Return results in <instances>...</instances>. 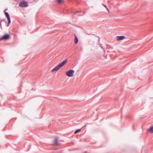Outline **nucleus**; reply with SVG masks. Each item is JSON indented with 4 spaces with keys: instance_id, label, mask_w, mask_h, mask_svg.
<instances>
[{
    "instance_id": "nucleus-10",
    "label": "nucleus",
    "mask_w": 153,
    "mask_h": 153,
    "mask_svg": "<svg viewBox=\"0 0 153 153\" xmlns=\"http://www.w3.org/2000/svg\"><path fill=\"white\" fill-rule=\"evenodd\" d=\"M81 128L80 129H77L74 132V133L75 134H76L79 131H80L81 130Z\"/></svg>"
},
{
    "instance_id": "nucleus-8",
    "label": "nucleus",
    "mask_w": 153,
    "mask_h": 153,
    "mask_svg": "<svg viewBox=\"0 0 153 153\" xmlns=\"http://www.w3.org/2000/svg\"><path fill=\"white\" fill-rule=\"evenodd\" d=\"M58 139L57 137L55 138L54 140V143H55L56 144H58Z\"/></svg>"
},
{
    "instance_id": "nucleus-6",
    "label": "nucleus",
    "mask_w": 153,
    "mask_h": 153,
    "mask_svg": "<svg viewBox=\"0 0 153 153\" xmlns=\"http://www.w3.org/2000/svg\"><path fill=\"white\" fill-rule=\"evenodd\" d=\"M125 36H117L116 37V40L117 41H120L125 38Z\"/></svg>"
},
{
    "instance_id": "nucleus-3",
    "label": "nucleus",
    "mask_w": 153,
    "mask_h": 153,
    "mask_svg": "<svg viewBox=\"0 0 153 153\" xmlns=\"http://www.w3.org/2000/svg\"><path fill=\"white\" fill-rule=\"evenodd\" d=\"M10 38V36L8 34L4 35L2 37L0 38V41L3 40H7Z\"/></svg>"
},
{
    "instance_id": "nucleus-11",
    "label": "nucleus",
    "mask_w": 153,
    "mask_h": 153,
    "mask_svg": "<svg viewBox=\"0 0 153 153\" xmlns=\"http://www.w3.org/2000/svg\"><path fill=\"white\" fill-rule=\"evenodd\" d=\"M80 12L79 11H72V13L74 14H76V13L79 12Z\"/></svg>"
},
{
    "instance_id": "nucleus-7",
    "label": "nucleus",
    "mask_w": 153,
    "mask_h": 153,
    "mask_svg": "<svg viewBox=\"0 0 153 153\" xmlns=\"http://www.w3.org/2000/svg\"><path fill=\"white\" fill-rule=\"evenodd\" d=\"M148 131H150L151 133H153V126H151L150 128L148 130Z\"/></svg>"
},
{
    "instance_id": "nucleus-1",
    "label": "nucleus",
    "mask_w": 153,
    "mask_h": 153,
    "mask_svg": "<svg viewBox=\"0 0 153 153\" xmlns=\"http://www.w3.org/2000/svg\"><path fill=\"white\" fill-rule=\"evenodd\" d=\"M67 59L65 60L61 63H60L55 68H53L51 70V71L53 72H54L55 71L58 70L61 67L63 66L67 63Z\"/></svg>"
},
{
    "instance_id": "nucleus-2",
    "label": "nucleus",
    "mask_w": 153,
    "mask_h": 153,
    "mask_svg": "<svg viewBox=\"0 0 153 153\" xmlns=\"http://www.w3.org/2000/svg\"><path fill=\"white\" fill-rule=\"evenodd\" d=\"M19 5L21 7H24L28 6V4L26 1H20L19 3Z\"/></svg>"
},
{
    "instance_id": "nucleus-5",
    "label": "nucleus",
    "mask_w": 153,
    "mask_h": 153,
    "mask_svg": "<svg viewBox=\"0 0 153 153\" xmlns=\"http://www.w3.org/2000/svg\"><path fill=\"white\" fill-rule=\"evenodd\" d=\"M4 14L5 15V16L7 17L8 20V24L7 25V26H9V24L11 22V20L10 19V16L8 13L6 12H4Z\"/></svg>"
},
{
    "instance_id": "nucleus-12",
    "label": "nucleus",
    "mask_w": 153,
    "mask_h": 153,
    "mask_svg": "<svg viewBox=\"0 0 153 153\" xmlns=\"http://www.w3.org/2000/svg\"><path fill=\"white\" fill-rule=\"evenodd\" d=\"M57 3L58 4H60L62 2V0H56Z\"/></svg>"
},
{
    "instance_id": "nucleus-13",
    "label": "nucleus",
    "mask_w": 153,
    "mask_h": 153,
    "mask_svg": "<svg viewBox=\"0 0 153 153\" xmlns=\"http://www.w3.org/2000/svg\"><path fill=\"white\" fill-rule=\"evenodd\" d=\"M102 5L104 7H105L106 8H107V7L105 5H104V4H102Z\"/></svg>"
},
{
    "instance_id": "nucleus-14",
    "label": "nucleus",
    "mask_w": 153,
    "mask_h": 153,
    "mask_svg": "<svg viewBox=\"0 0 153 153\" xmlns=\"http://www.w3.org/2000/svg\"><path fill=\"white\" fill-rule=\"evenodd\" d=\"M106 8L108 10V11H109V9L107 7Z\"/></svg>"
},
{
    "instance_id": "nucleus-9",
    "label": "nucleus",
    "mask_w": 153,
    "mask_h": 153,
    "mask_svg": "<svg viewBox=\"0 0 153 153\" xmlns=\"http://www.w3.org/2000/svg\"><path fill=\"white\" fill-rule=\"evenodd\" d=\"M78 39L76 36H75L74 39V42L75 44H77L78 42Z\"/></svg>"
},
{
    "instance_id": "nucleus-4",
    "label": "nucleus",
    "mask_w": 153,
    "mask_h": 153,
    "mask_svg": "<svg viewBox=\"0 0 153 153\" xmlns=\"http://www.w3.org/2000/svg\"><path fill=\"white\" fill-rule=\"evenodd\" d=\"M74 71L73 70H71L67 71L65 74L66 75L70 77H71L73 76Z\"/></svg>"
},
{
    "instance_id": "nucleus-15",
    "label": "nucleus",
    "mask_w": 153,
    "mask_h": 153,
    "mask_svg": "<svg viewBox=\"0 0 153 153\" xmlns=\"http://www.w3.org/2000/svg\"><path fill=\"white\" fill-rule=\"evenodd\" d=\"M0 25H1V24H0Z\"/></svg>"
}]
</instances>
